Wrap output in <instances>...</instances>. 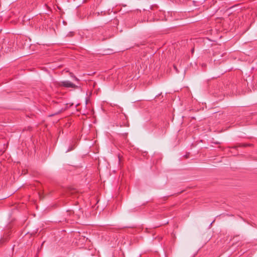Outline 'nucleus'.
Listing matches in <instances>:
<instances>
[{"label": "nucleus", "mask_w": 257, "mask_h": 257, "mask_svg": "<svg viewBox=\"0 0 257 257\" xmlns=\"http://www.w3.org/2000/svg\"><path fill=\"white\" fill-rule=\"evenodd\" d=\"M129 126V123L128 121H126V123H123L122 124H120V126Z\"/></svg>", "instance_id": "obj_5"}, {"label": "nucleus", "mask_w": 257, "mask_h": 257, "mask_svg": "<svg viewBox=\"0 0 257 257\" xmlns=\"http://www.w3.org/2000/svg\"><path fill=\"white\" fill-rule=\"evenodd\" d=\"M94 39L99 41H104L110 38L109 31L102 28H99L96 31L93 36Z\"/></svg>", "instance_id": "obj_1"}, {"label": "nucleus", "mask_w": 257, "mask_h": 257, "mask_svg": "<svg viewBox=\"0 0 257 257\" xmlns=\"http://www.w3.org/2000/svg\"><path fill=\"white\" fill-rule=\"evenodd\" d=\"M194 50V48L192 49V53H193Z\"/></svg>", "instance_id": "obj_9"}, {"label": "nucleus", "mask_w": 257, "mask_h": 257, "mask_svg": "<svg viewBox=\"0 0 257 257\" xmlns=\"http://www.w3.org/2000/svg\"><path fill=\"white\" fill-rule=\"evenodd\" d=\"M174 67L175 69H176V67L175 66H174Z\"/></svg>", "instance_id": "obj_11"}, {"label": "nucleus", "mask_w": 257, "mask_h": 257, "mask_svg": "<svg viewBox=\"0 0 257 257\" xmlns=\"http://www.w3.org/2000/svg\"><path fill=\"white\" fill-rule=\"evenodd\" d=\"M74 148H75L74 145H71V146L69 147V149L66 151V152H68L73 150L74 149Z\"/></svg>", "instance_id": "obj_4"}, {"label": "nucleus", "mask_w": 257, "mask_h": 257, "mask_svg": "<svg viewBox=\"0 0 257 257\" xmlns=\"http://www.w3.org/2000/svg\"><path fill=\"white\" fill-rule=\"evenodd\" d=\"M1 156H2V158L0 159L1 160V161H5V159L3 158V155L2 154H1Z\"/></svg>", "instance_id": "obj_8"}, {"label": "nucleus", "mask_w": 257, "mask_h": 257, "mask_svg": "<svg viewBox=\"0 0 257 257\" xmlns=\"http://www.w3.org/2000/svg\"><path fill=\"white\" fill-rule=\"evenodd\" d=\"M121 136L123 137H125L126 138L127 136V133H123V134H121Z\"/></svg>", "instance_id": "obj_6"}, {"label": "nucleus", "mask_w": 257, "mask_h": 257, "mask_svg": "<svg viewBox=\"0 0 257 257\" xmlns=\"http://www.w3.org/2000/svg\"><path fill=\"white\" fill-rule=\"evenodd\" d=\"M186 158L187 159L188 158V156L187 155H186Z\"/></svg>", "instance_id": "obj_10"}, {"label": "nucleus", "mask_w": 257, "mask_h": 257, "mask_svg": "<svg viewBox=\"0 0 257 257\" xmlns=\"http://www.w3.org/2000/svg\"><path fill=\"white\" fill-rule=\"evenodd\" d=\"M253 146V145L252 144L240 143V144H238L237 145H236L233 147H230L229 148L234 149V150H236L238 147H252Z\"/></svg>", "instance_id": "obj_3"}, {"label": "nucleus", "mask_w": 257, "mask_h": 257, "mask_svg": "<svg viewBox=\"0 0 257 257\" xmlns=\"http://www.w3.org/2000/svg\"><path fill=\"white\" fill-rule=\"evenodd\" d=\"M60 86H63L66 88H77L78 86L69 81H63L59 83Z\"/></svg>", "instance_id": "obj_2"}, {"label": "nucleus", "mask_w": 257, "mask_h": 257, "mask_svg": "<svg viewBox=\"0 0 257 257\" xmlns=\"http://www.w3.org/2000/svg\"><path fill=\"white\" fill-rule=\"evenodd\" d=\"M71 77H73L76 81H78V79L76 77H75V76H73V75H71Z\"/></svg>", "instance_id": "obj_7"}]
</instances>
